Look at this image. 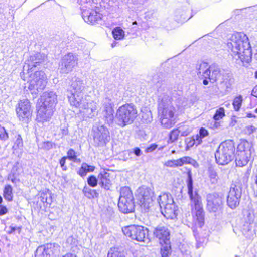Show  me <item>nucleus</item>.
Segmentation results:
<instances>
[{"label": "nucleus", "instance_id": "obj_62", "mask_svg": "<svg viewBox=\"0 0 257 257\" xmlns=\"http://www.w3.org/2000/svg\"><path fill=\"white\" fill-rule=\"evenodd\" d=\"M193 142L192 141H192H191L189 142V144H190V145L191 146H192L193 145H192Z\"/></svg>", "mask_w": 257, "mask_h": 257}, {"label": "nucleus", "instance_id": "obj_54", "mask_svg": "<svg viewBox=\"0 0 257 257\" xmlns=\"http://www.w3.org/2000/svg\"><path fill=\"white\" fill-rule=\"evenodd\" d=\"M134 153L137 156H140L141 154H142V152L140 150V148H135L134 149Z\"/></svg>", "mask_w": 257, "mask_h": 257}, {"label": "nucleus", "instance_id": "obj_27", "mask_svg": "<svg viewBox=\"0 0 257 257\" xmlns=\"http://www.w3.org/2000/svg\"><path fill=\"white\" fill-rule=\"evenodd\" d=\"M45 58L46 56L44 54L40 53L31 55L30 57V60L31 62V64H35L36 66H31L30 67V68H32V70H33V67H36L37 64L43 62L45 59Z\"/></svg>", "mask_w": 257, "mask_h": 257}, {"label": "nucleus", "instance_id": "obj_44", "mask_svg": "<svg viewBox=\"0 0 257 257\" xmlns=\"http://www.w3.org/2000/svg\"><path fill=\"white\" fill-rule=\"evenodd\" d=\"M179 130L180 131V134L182 136H187L191 132L190 130L187 126L185 127H181L179 128Z\"/></svg>", "mask_w": 257, "mask_h": 257}, {"label": "nucleus", "instance_id": "obj_19", "mask_svg": "<svg viewBox=\"0 0 257 257\" xmlns=\"http://www.w3.org/2000/svg\"><path fill=\"white\" fill-rule=\"evenodd\" d=\"M83 7L82 8V16L84 20L90 24H94L95 23L97 22L102 19V14L97 12L95 10L84 8Z\"/></svg>", "mask_w": 257, "mask_h": 257}, {"label": "nucleus", "instance_id": "obj_48", "mask_svg": "<svg viewBox=\"0 0 257 257\" xmlns=\"http://www.w3.org/2000/svg\"><path fill=\"white\" fill-rule=\"evenodd\" d=\"M67 158V157H63L60 160V166L62 167V170L64 171L66 170L67 169L66 166L65 165L66 160Z\"/></svg>", "mask_w": 257, "mask_h": 257}, {"label": "nucleus", "instance_id": "obj_8", "mask_svg": "<svg viewBox=\"0 0 257 257\" xmlns=\"http://www.w3.org/2000/svg\"><path fill=\"white\" fill-rule=\"evenodd\" d=\"M118 206L119 210L123 213H128L134 210L133 194L128 187L121 188Z\"/></svg>", "mask_w": 257, "mask_h": 257}, {"label": "nucleus", "instance_id": "obj_35", "mask_svg": "<svg viewBox=\"0 0 257 257\" xmlns=\"http://www.w3.org/2000/svg\"><path fill=\"white\" fill-rule=\"evenodd\" d=\"M242 100L243 99L241 95H239L234 98L233 102V105L235 110L238 111L240 109L242 105Z\"/></svg>", "mask_w": 257, "mask_h": 257}, {"label": "nucleus", "instance_id": "obj_36", "mask_svg": "<svg viewBox=\"0 0 257 257\" xmlns=\"http://www.w3.org/2000/svg\"><path fill=\"white\" fill-rule=\"evenodd\" d=\"M4 196L5 199L11 201L12 199V189L9 186H6L4 190Z\"/></svg>", "mask_w": 257, "mask_h": 257}, {"label": "nucleus", "instance_id": "obj_21", "mask_svg": "<svg viewBox=\"0 0 257 257\" xmlns=\"http://www.w3.org/2000/svg\"><path fill=\"white\" fill-rule=\"evenodd\" d=\"M154 234L159 239L160 244L169 242L170 232L166 227L163 225L158 226L154 231Z\"/></svg>", "mask_w": 257, "mask_h": 257}, {"label": "nucleus", "instance_id": "obj_34", "mask_svg": "<svg viewBox=\"0 0 257 257\" xmlns=\"http://www.w3.org/2000/svg\"><path fill=\"white\" fill-rule=\"evenodd\" d=\"M107 257H125L124 253L119 251L116 248H111L107 255Z\"/></svg>", "mask_w": 257, "mask_h": 257}, {"label": "nucleus", "instance_id": "obj_42", "mask_svg": "<svg viewBox=\"0 0 257 257\" xmlns=\"http://www.w3.org/2000/svg\"><path fill=\"white\" fill-rule=\"evenodd\" d=\"M202 138L200 137L198 134L196 135L194 138H193L192 141L193 144L192 145H196V146H198L200 144H201L202 142Z\"/></svg>", "mask_w": 257, "mask_h": 257}, {"label": "nucleus", "instance_id": "obj_59", "mask_svg": "<svg viewBox=\"0 0 257 257\" xmlns=\"http://www.w3.org/2000/svg\"><path fill=\"white\" fill-rule=\"evenodd\" d=\"M256 53L255 54V58L256 59V60H257V42H256Z\"/></svg>", "mask_w": 257, "mask_h": 257}, {"label": "nucleus", "instance_id": "obj_39", "mask_svg": "<svg viewBox=\"0 0 257 257\" xmlns=\"http://www.w3.org/2000/svg\"><path fill=\"white\" fill-rule=\"evenodd\" d=\"M98 179H97L94 176L91 175L87 179V182L89 185L92 187L97 186Z\"/></svg>", "mask_w": 257, "mask_h": 257}, {"label": "nucleus", "instance_id": "obj_61", "mask_svg": "<svg viewBox=\"0 0 257 257\" xmlns=\"http://www.w3.org/2000/svg\"><path fill=\"white\" fill-rule=\"evenodd\" d=\"M253 116L251 114H247V117H249V118L252 117Z\"/></svg>", "mask_w": 257, "mask_h": 257}, {"label": "nucleus", "instance_id": "obj_3", "mask_svg": "<svg viewBox=\"0 0 257 257\" xmlns=\"http://www.w3.org/2000/svg\"><path fill=\"white\" fill-rule=\"evenodd\" d=\"M228 48L232 52V55L237 60H240L244 63H249L251 61L252 51L247 36L241 33L232 35L227 43Z\"/></svg>", "mask_w": 257, "mask_h": 257}, {"label": "nucleus", "instance_id": "obj_28", "mask_svg": "<svg viewBox=\"0 0 257 257\" xmlns=\"http://www.w3.org/2000/svg\"><path fill=\"white\" fill-rule=\"evenodd\" d=\"M95 167L92 165H89L85 163L81 165V168L78 171V173L81 177L86 176L88 172H92L94 170Z\"/></svg>", "mask_w": 257, "mask_h": 257}, {"label": "nucleus", "instance_id": "obj_52", "mask_svg": "<svg viewBox=\"0 0 257 257\" xmlns=\"http://www.w3.org/2000/svg\"><path fill=\"white\" fill-rule=\"evenodd\" d=\"M76 242V239L73 236H69L67 239V242L71 244H75Z\"/></svg>", "mask_w": 257, "mask_h": 257}, {"label": "nucleus", "instance_id": "obj_5", "mask_svg": "<svg viewBox=\"0 0 257 257\" xmlns=\"http://www.w3.org/2000/svg\"><path fill=\"white\" fill-rule=\"evenodd\" d=\"M35 64H26L24 66L23 71L20 73L21 78L29 83V89L30 90H37L38 92L43 90L47 84L48 79L45 73L42 71H35L30 68Z\"/></svg>", "mask_w": 257, "mask_h": 257}, {"label": "nucleus", "instance_id": "obj_50", "mask_svg": "<svg viewBox=\"0 0 257 257\" xmlns=\"http://www.w3.org/2000/svg\"><path fill=\"white\" fill-rule=\"evenodd\" d=\"M165 165L167 167H176L174 160H168L165 162Z\"/></svg>", "mask_w": 257, "mask_h": 257}, {"label": "nucleus", "instance_id": "obj_63", "mask_svg": "<svg viewBox=\"0 0 257 257\" xmlns=\"http://www.w3.org/2000/svg\"><path fill=\"white\" fill-rule=\"evenodd\" d=\"M2 200H3L2 198V197H1V196H0V203H2Z\"/></svg>", "mask_w": 257, "mask_h": 257}, {"label": "nucleus", "instance_id": "obj_38", "mask_svg": "<svg viewBox=\"0 0 257 257\" xmlns=\"http://www.w3.org/2000/svg\"><path fill=\"white\" fill-rule=\"evenodd\" d=\"M180 131L178 129H175L171 131L170 134V140L173 142L178 139V136L180 134Z\"/></svg>", "mask_w": 257, "mask_h": 257}, {"label": "nucleus", "instance_id": "obj_37", "mask_svg": "<svg viewBox=\"0 0 257 257\" xmlns=\"http://www.w3.org/2000/svg\"><path fill=\"white\" fill-rule=\"evenodd\" d=\"M225 116V110L223 107L217 109L213 116V119L215 121L219 120Z\"/></svg>", "mask_w": 257, "mask_h": 257}, {"label": "nucleus", "instance_id": "obj_22", "mask_svg": "<svg viewBox=\"0 0 257 257\" xmlns=\"http://www.w3.org/2000/svg\"><path fill=\"white\" fill-rule=\"evenodd\" d=\"M162 214L167 219L176 218L178 214L179 210L177 206L174 202L168 204V206L161 209Z\"/></svg>", "mask_w": 257, "mask_h": 257}, {"label": "nucleus", "instance_id": "obj_43", "mask_svg": "<svg viewBox=\"0 0 257 257\" xmlns=\"http://www.w3.org/2000/svg\"><path fill=\"white\" fill-rule=\"evenodd\" d=\"M71 160H74L76 159V153L74 150L70 149L67 152V157Z\"/></svg>", "mask_w": 257, "mask_h": 257}, {"label": "nucleus", "instance_id": "obj_53", "mask_svg": "<svg viewBox=\"0 0 257 257\" xmlns=\"http://www.w3.org/2000/svg\"><path fill=\"white\" fill-rule=\"evenodd\" d=\"M7 211V209L5 206L0 205V215H3L6 214Z\"/></svg>", "mask_w": 257, "mask_h": 257}, {"label": "nucleus", "instance_id": "obj_26", "mask_svg": "<svg viewBox=\"0 0 257 257\" xmlns=\"http://www.w3.org/2000/svg\"><path fill=\"white\" fill-rule=\"evenodd\" d=\"M253 224L252 223L246 222L242 226V232L244 236L248 239H251L255 234V230L253 228Z\"/></svg>", "mask_w": 257, "mask_h": 257}, {"label": "nucleus", "instance_id": "obj_25", "mask_svg": "<svg viewBox=\"0 0 257 257\" xmlns=\"http://www.w3.org/2000/svg\"><path fill=\"white\" fill-rule=\"evenodd\" d=\"M157 201L161 209L168 206L169 203H174V200L172 195L169 193H163L160 195L157 198Z\"/></svg>", "mask_w": 257, "mask_h": 257}, {"label": "nucleus", "instance_id": "obj_56", "mask_svg": "<svg viewBox=\"0 0 257 257\" xmlns=\"http://www.w3.org/2000/svg\"><path fill=\"white\" fill-rule=\"evenodd\" d=\"M20 135H18L17 136V147H19V146H22V139H20Z\"/></svg>", "mask_w": 257, "mask_h": 257}, {"label": "nucleus", "instance_id": "obj_41", "mask_svg": "<svg viewBox=\"0 0 257 257\" xmlns=\"http://www.w3.org/2000/svg\"><path fill=\"white\" fill-rule=\"evenodd\" d=\"M142 119L147 123L151 122L152 120V117L150 111H148L142 115Z\"/></svg>", "mask_w": 257, "mask_h": 257}, {"label": "nucleus", "instance_id": "obj_31", "mask_svg": "<svg viewBox=\"0 0 257 257\" xmlns=\"http://www.w3.org/2000/svg\"><path fill=\"white\" fill-rule=\"evenodd\" d=\"M161 248V253L162 257H168L170 254L171 246L170 245V240L168 243H163Z\"/></svg>", "mask_w": 257, "mask_h": 257}, {"label": "nucleus", "instance_id": "obj_47", "mask_svg": "<svg viewBox=\"0 0 257 257\" xmlns=\"http://www.w3.org/2000/svg\"><path fill=\"white\" fill-rule=\"evenodd\" d=\"M256 130V128L254 126L252 125H249L245 128L244 131L246 134L250 135L251 134L253 133Z\"/></svg>", "mask_w": 257, "mask_h": 257}, {"label": "nucleus", "instance_id": "obj_20", "mask_svg": "<svg viewBox=\"0 0 257 257\" xmlns=\"http://www.w3.org/2000/svg\"><path fill=\"white\" fill-rule=\"evenodd\" d=\"M57 103V96L56 93L53 91H46L43 93L38 103L54 108Z\"/></svg>", "mask_w": 257, "mask_h": 257}, {"label": "nucleus", "instance_id": "obj_55", "mask_svg": "<svg viewBox=\"0 0 257 257\" xmlns=\"http://www.w3.org/2000/svg\"><path fill=\"white\" fill-rule=\"evenodd\" d=\"M174 162H175V165L176 167L182 166L183 165L182 162H181V158L177 159V160H174Z\"/></svg>", "mask_w": 257, "mask_h": 257}, {"label": "nucleus", "instance_id": "obj_14", "mask_svg": "<svg viewBox=\"0 0 257 257\" xmlns=\"http://www.w3.org/2000/svg\"><path fill=\"white\" fill-rule=\"evenodd\" d=\"M60 251V246L56 243L47 244L37 248L35 257H51L57 256Z\"/></svg>", "mask_w": 257, "mask_h": 257}, {"label": "nucleus", "instance_id": "obj_17", "mask_svg": "<svg viewBox=\"0 0 257 257\" xmlns=\"http://www.w3.org/2000/svg\"><path fill=\"white\" fill-rule=\"evenodd\" d=\"M32 112L29 100L25 99L20 100L19 103V111H17L19 119L27 123L31 116Z\"/></svg>", "mask_w": 257, "mask_h": 257}, {"label": "nucleus", "instance_id": "obj_6", "mask_svg": "<svg viewBox=\"0 0 257 257\" xmlns=\"http://www.w3.org/2000/svg\"><path fill=\"white\" fill-rule=\"evenodd\" d=\"M188 193L191 199V205L192 210L195 212V216L193 221L197 227H202L204 223L203 209L201 201V198L198 194L193 190V179L190 171L188 172L187 179Z\"/></svg>", "mask_w": 257, "mask_h": 257}, {"label": "nucleus", "instance_id": "obj_49", "mask_svg": "<svg viewBox=\"0 0 257 257\" xmlns=\"http://www.w3.org/2000/svg\"><path fill=\"white\" fill-rule=\"evenodd\" d=\"M208 134V132L206 129L203 127L200 128L199 135L201 137L204 138V137L207 136Z\"/></svg>", "mask_w": 257, "mask_h": 257}, {"label": "nucleus", "instance_id": "obj_60", "mask_svg": "<svg viewBox=\"0 0 257 257\" xmlns=\"http://www.w3.org/2000/svg\"><path fill=\"white\" fill-rule=\"evenodd\" d=\"M116 42H114V43H113L111 44V46H112V47H115V46H116Z\"/></svg>", "mask_w": 257, "mask_h": 257}, {"label": "nucleus", "instance_id": "obj_64", "mask_svg": "<svg viewBox=\"0 0 257 257\" xmlns=\"http://www.w3.org/2000/svg\"><path fill=\"white\" fill-rule=\"evenodd\" d=\"M255 76L257 78V71L255 73Z\"/></svg>", "mask_w": 257, "mask_h": 257}, {"label": "nucleus", "instance_id": "obj_51", "mask_svg": "<svg viewBox=\"0 0 257 257\" xmlns=\"http://www.w3.org/2000/svg\"><path fill=\"white\" fill-rule=\"evenodd\" d=\"M157 147V145L152 144L150 147H148L146 149V152L147 153L151 152L155 150L156 149Z\"/></svg>", "mask_w": 257, "mask_h": 257}, {"label": "nucleus", "instance_id": "obj_7", "mask_svg": "<svg viewBox=\"0 0 257 257\" xmlns=\"http://www.w3.org/2000/svg\"><path fill=\"white\" fill-rule=\"evenodd\" d=\"M197 75L199 77L204 78L203 84L205 85L208 84L209 79L213 83L217 81L220 76V71L218 66L215 64H212L209 66L206 62H202L197 67Z\"/></svg>", "mask_w": 257, "mask_h": 257}, {"label": "nucleus", "instance_id": "obj_12", "mask_svg": "<svg viewBox=\"0 0 257 257\" xmlns=\"http://www.w3.org/2000/svg\"><path fill=\"white\" fill-rule=\"evenodd\" d=\"M94 141L97 146H103L108 142L110 139L109 132L106 127L99 124L93 127Z\"/></svg>", "mask_w": 257, "mask_h": 257}, {"label": "nucleus", "instance_id": "obj_18", "mask_svg": "<svg viewBox=\"0 0 257 257\" xmlns=\"http://www.w3.org/2000/svg\"><path fill=\"white\" fill-rule=\"evenodd\" d=\"M37 108V121L43 123L49 121L53 114L54 108L38 103Z\"/></svg>", "mask_w": 257, "mask_h": 257}, {"label": "nucleus", "instance_id": "obj_30", "mask_svg": "<svg viewBox=\"0 0 257 257\" xmlns=\"http://www.w3.org/2000/svg\"><path fill=\"white\" fill-rule=\"evenodd\" d=\"M234 81V79L231 75H226L223 76L222 84L225 87L226 90H228L231 88Z\"/></svg>", "mask_w": 257, "mask_h": 257}, {"label": "nucleus", "instance_id": "obj_10", "mask_svg": "<svg viewBox=\"0 0 257 257\" xmlns=\"http://www.w3.org/2000/svg\"><path fill=\"white\" fill-rule=\"evenodd\" d=\"M233 153L234 147L231 144L222 143L215 153L217 163L222 165L227 164L233 159Z\"/></svg>", "mask_w": 257, "mask_h": 257}, {"label": "nucleus", "instance_id": "obj_11", "mask_svg": "<svg viewBox=\"0 0 257 257\" xmlns=\"http://www.w3.org/2000/svg\"><path fill=\"white\" fill-rule=\"evenodd\" d=\"M78 58L72 53H69L64 55L59 64L58 69L62 74H67L71 72L77 65Z\"/></svg>", "mask_w": 257, "mask_h": 257}, {"label": "nucleus", "instance_id": "obj_13", "mask_svg": "<svg viewBox=\"0 0 257 257\" xmlns=\"http://www.w3.org/2000/svg\"><path fill=\"white\" fill-rule=\"evenodd\" d=\"M139 204L145 209H148L152 204L154 192L149 188L141 187L138 190Z\"/></svg>", "mask_w": 257, "mask_h": 257}, {"label": "nucleus", "instance_id": "obj_32", "mask_svg": "<svg viewBox=\"0 0 257 257\" xmlns=\"http://www.w3.org/2000/svg\"><path fill=\"white\" fill-rule=\"evenodd\" d=\"M208 177L210 181L212 184H216L218 182V177L216 172L211 168H209L208 170Z\"/></svg>", "mask_w": 257, "mask_h": 257}, {"label": "nucleus", "instance_id": "obj_40", "mask_svg": "<svg viewBox=\"0 0 257 257\" xmlns=\"http://www.w3.org/2000/svg\"><path fill=\"white\" fill-rule=\"evenodd\" d=\"M181 162L182 165H183L184 164H192L195 162V160L188 156H185L181 158Z\"/></svg>", "mask_w": 257, "mask_h": 257}, {"label": "nucleus", "instance_id": "obj_1", "mask_svg": "<svg viewBox=\"0 0 257 257\" xmlns=\"http://www.w3.org/2000/svg\"><path fill=\"white\" fill-rule=\"evenodd\" d=\"M121 97L120 93L114 90L113 93H108L101 102L102 113L105 121L108 124L113 121L118 126L123 127L133 123L138 116L136 107L132 104H125L120 106L113 116L114 102Z\"/></svg>", "mask_w": 257, "mask_h": 257}, {"label": "nucleus", "instance_id": "obj_15", "mask_svg": "<svg viewBox=\"0 0 257 257\" xmlns=\"http://www.w3.org/2000/svg\"><path fill=\"white\" fill-rule=\"evenodd\" d=\"M241 188L238 185H232L227 197V204L232 209L235 208L239 204L241 196Z\"/></svg>", "mask_w": 257, "mask_h": 257}, {"label": "nucleus", "instance_id": "obj_46", "mask_svg": "<svg viewBox=\"0 0 257 257\" xmlns=\"http://www.w3.org/2000/svg\"><path fill=\"white\" fill-rule=\"evenodd\" d=\"M8 137V134L4 127L0 126V138L6 140Z\"/></svg>", "mask_w": 257, "mask_h": 257}, {"label": "nucleus", "instance_id": "obj_2", "mask_svg": "<svg viewBox=\"0 0 257 257\" xmlns=\"http://www.w3.org/2000/svg\"><path fill=\"white\" fill-rule=\"evenodd\" d=\"M85 84L79 78H76L71 85V95L68 97L71 105L79 108L84 117H92L97 109V103L89 95H83Z\"/></svg>", "mask_w": 257, "mask_h": 257}, {"label": "nucleus", "instance_id": "obj_45", "mask_svg": "<svg viewBox=\"0 0 257 257\" xmlns=\"http://www.w3.org/2000/svg\"><path fill=\"white\" fill-rule=\"evenodd\" d=\"M247 220L249 223H253L254 219V215L252 211H248L247 213Z\"/></svg>", "mask_w": 257, "mask_h": 257}, {"label": "nucleus", "instance_id": "obj_33", "mask_svg": "<svg viewBox=\"0 0 257 257\" xmlns=\"http://www.w3.org/2000/svg\"><path fill=\"white\" fill-rule=\"evenodd\" d=\"M114 38L116 40H121L124 36V32L120 27H116L112 31Z\"/></svg>", "mask_w": 257, "mask_h": 257}, {"label": "nucleus", "instance_id": "obj_23", "mask_svg": "<svg viewBox=\"0 0 257 257\" xmlns=\"http://www.w3.org/2000/svg\"><path fill=\"white\" fill-rule=\"evenodd\" d=\"M99 184L105 190H109L111 186L110 174L104 171L101 172L98 176Z\"/></svg>", "mask_w": 257, "mask_h": 257}, {"label": "nucleus", "instance_id": "obj_4", "mask_svg": "<svg viewBox=\"0 0 257 257\" xmlns=\"http://www.w3.org/2000/svg\"><path fill=\"white\" fill-rule=\"evenodd\" d=\"M158 112L162 126L165 128L173 127L177 121L176 109L171 104V98L163 94L159 98Z\"/></svg>", "mask_w": 257, "mask_h": 257}, {"label": "nucleus", "instance_id": "obj_24", "mask_svg": "<svg viewBox=\"0 0 257 257\" xmlns=\"http://www.w3.org/2000/svg\"><path fill=\"white\" fill-rule=\"evenodd\" d=\"M245 151H238L236 154L235 162L236 165L239 167H242L246 165L249 161V155Z\"/></svg>", "mask_w": 257, "mask_h": 257}, {"label": "nucleus", "instance_id": "obj_9", "mask_svg": "<svg viewBox=\"0 0 257 257\" xmlns=\"http://www.w3.org/2000/svg\"><path fill=\"white\" fill-rule=\"evenodd\" d=\"M123 234L132 240L139 242H148V230L142 226L131 225L122 228Z\"/></svg>", "mask_w": 257, "mask_h": 257}, {"label": "nucleus", "instance_id": "obj_57", "mask_svg": "<svg viewBox=\"0 0 257 257\" xmlns=\"http://www.w3.org/2000/svg\"><path fill=\"white\" fill-rule=\"evenodd\" d=\"M251 94L253 96L257 97V86L252 90Z\"/></svg>", "mask_w": 257, "mask_h": 257}, {"label": "nucleus", "instance_id": "obj_58", "mask_svg": "<svg viewBox=\"0 0 257 257\" xmlns=\"http://www.w3.org/2000/svg\"><path fill=\"white\" fill-rule=\"evenodd\" d=\"M219 125V123L215 122H214V127L217 128Z\"/></svg>", "mask_w": 257, "mask_h": 257}, {"label": "nucleus", "instance_id": "obj_16", "mask_svg": "<svg viewBox=\"0 0 257 257\" xmlns=\"http://www.w3.org/2000/svg\"><path fill=\"white\" fill-rule=\"evenodd\" d=\"M207 209L210 212L220 210L223 204L222 198L217 193L208 194L206 196Z\"/></svg>", "mask_w": 257, "mask_h": 257}, {"label": "nucleus", "instance_id": "obj_29", "mask_svg": "<svg viewBox=\"0 0 257 257\" xmlns=\"http://www.w3.org/2000/svg\"><path fill=\"white\" fill-rule=\"evenodd\" d=\"M83 194L85 196L89 199H92L95 197H97L98 194V193L93 189H91L88 187L85 186L82 190Z\"/></svg>", "mask_w": 257, "mask_h": 257}]
</instances>
